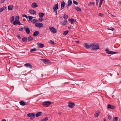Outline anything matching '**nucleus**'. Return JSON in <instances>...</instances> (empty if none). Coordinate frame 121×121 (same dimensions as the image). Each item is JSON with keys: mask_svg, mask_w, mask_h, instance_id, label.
Here are the masks:
<instances>
[{"mask_svg": "<svg viewBox=\"0 0 121 121\" xmlns=\"http://www.w3.org/2000/svg\"><path fill=\"white\" fill-rule=\"evenodd\" d=\"M63 17L65 19H66L68 18V16L66 14H64V16Z\"/></svg>", "mask_w": 121, "mask_h": 121, "instance_id": "36", "label": "nucleus"}, {"mask_svg": "<svg viewBox=\"0 0 121 121\" xmlns=\"http://www.w3.org/2000/svg\"><path fill=\"white\" fill-rule=\"evenodd\" d=\"M38 5L35 3H33L31 4V7L33 8H35L38 7Z\"/></svg>", "mask_w": 121, "mask_h": 121, "instance_id": "16", "label": "nucleus"}, {"mask_svg": "<svg viewBox=\"0 0 121 121\" xmlns=\"http://www.w3.org/2000/svg\"><path fill=\"white\" fill-rule=\"evenodd\" d=\"M75 106V104L72 102H69V104L68 106L70 108H73Z\"/></svg>", "mask_w": 121, "mask_h": 121, "instance_id": "8", "label": "nucleus"}, {"mask_svg": "<svg viewBox=\"0 0 121 121\" xmlns=\"http://www.w3.org/2000/svg\"><path fill=\"white\" fill-rule=\"evenodd\" d=\"M3 9V11L4 10H5L7 8L6 7L3 6L2 8Z\"/></svg>", "mask_w": 121, "mask_h": 121, "instance_id": "44", "label": "nucleus"}, {"mask_svg": "<svg viewBox=\"0 0 121 121\" xmlns=\"http://www.w3.org/2000/svg\"><path fill=\"white\" fill-rule=\"evenodd\" d=\"M65 4V3L64 1H62L61 3V8L62 9H63L64 7Z\"/></svg>", "mask_w": 121, "mask_h": 121, "instance_id": "14", "label": "nucleus"}, {"mask_svg": "<svg viewBox=\"0 0 121 121\" xmlns=\"http://www.w3.org/2000/svg\"><path fill=\"white\" fill-rule=\"evenodd\" d=\"M96 1H97L98 0H96Z\"/></svg>", "mask_w": 121, "mask_h": 121, "instance_id": "62", "label": "nucleus"}, {"mask_svg": "<svg viewBox=\"0 0 121 121\" xmlns=\"http://www.w3.org/2000/svg\"><path fill=\"white\" fill-rule=\"evenodd\" d=\"M92 4L93 5H94L95 4L94 3V2H91L89 3V4L88 5L89 6V5H90Z\"/></svg>", "mask_w": 121, "mask_h": 121, "instance_id": "41", "label": "nucleus"}, {"mask_svg": "<svg viewBox=\"0 0 121 121\" xmlns=\"http://www.w3.org/2000/svg\"><path fill=\"white\" fill-rule=\"evenodd\" d=\"M112 16L113 17H116L115 16L112 15Z\"/></svg>", "mask_w": 121, "mask_h": 121, "instance_id": "61", "label": "nucleus"}, {"mask_svg": "<svg viewBox=\"0 0 121 121\" xmlns=\"http://www.w3.org/2000/svg\"><path fill=\"white\" fill-rule=\"evenodd\" d=\"M22 40L24 42H26L27 41V38L26 37L23 38L22 39Z\"/></svg>", "mask_w": 121, "mask_h": 121, "instance_id": "32", "label": "nucleus"}, {"mask_svg": "<svg viewBox=\"0 0 121 121\" xmlns=\"http://www.w3.org/2000/svg\"><path fill=\"white\" fill-rule=\"evenodd\" d=\"M13 6L12 5H10L8 7V9L9 10H11L12 9Z\"/></svg>", "mask_w": 121, "mask_h": 121, "instance_id": "27", "label": "nucleus"}, {"mask_svg": "<svg viewBox=\"0 0 121 121\" xmlns=\"http://www.w3.org/2000/svg\"><path fill=\"white\" fill-rule=\"evenodd\" d=\"M105 51L106 52H107L108 54H115L117 53H117L116 52H113L112 51H110L109 50V49L108 48H107L106 49Z\"/></svg>", "mask_w": 121, "mask_h": 121, "instance_id": "3", "label": "nucleus"}, {"mask_svg": "<svg viewBox=\"0 0 121 121\" xmlns=\"http://www.w3.org/2000/svg\"><path fill=\"white\" fill-rule=\"evenodd\" d=\"M104 0H100V1H102V2H103V1Z\"/></svg>", "mask_w": 121, "mask_h": 121, "instance_id": "60", "label": "nucleus"}, {"mask_svg": "<svg viewBox=\"0 0 121 121\" xmlns=\"http://www.w3.org/2000/svg\"><path fill=\"white\" fill-rule=\"evenodd\" d=\"M73 2L74 4L76 5H77L78 4V3L75 0H73Z\"/></svg>", "mask_w": 121, "mask_h": 121, "instance_id": "42", "label": "nucleus"}, {"mask_svg": "<svg viewBox=\"0 0 121 121\" xmlns=\"http://www.w3.org/2000/svg\"><path fill=\"white\" fill-rule=\"evenodd\" d=\"M96 1V4L97 5H98V1Z\"/></svg>", "mask_w": 121, "mask_h": 121, "instance_id": "58", "label": "nucleus"}, {"mask_svg": "<svg viewBox=\"0 0 121 121\" xmlns=\"http://www.w3.org/2000/svg\"><path fill=\"white\" fill-rule=\"evenodd\" d=\"M14 16H12L10 18V21L11 22H12L14 20Z\"/></svg>", "mask_w": 121, "mask_h": 121, "instance_id": "26", "label": "nucleus"}, {"mask_svg": "<svg viewBox=\"0 0 121 121\" xmlns=\"http://www.w3.org/2000/svg\"><path fill=\"white\" fill-rule=\"evenodd\" d=\"M118 119L117 117H115L113 118V121H117Z\"/></svg>", "mask_w": 121, "mask_h": 121, "instance_id": "39", "label": "nucleus"}, {"mask_svg": "<svg viewBox=\"0 0 121 121\" xmlns=\"http://www.w3.org/2000/svg\"><path fill=\"white\" fill-rule=\"evenodd\" d=\"M28 12L29 13L33 14H35L36 13V12L33 10H29Z\"/></svg>", "mask_w": 121, "mask_h": 121, "instance_id": "13", "label": "nucleus"}, {"mask_svg": "<svg viewBox=\"0 0 121 121\" xmlns=\"http://www.w3.org/2000/svg\"><path fill=\"white\" fill-rule=\"evenodd\" d=\"M36 50H37L36 49V48H34L32 49H31L30 50V52H31L33 51H36Z\"/></svg>", "mask_w": 121, "mask_h": 121, "instance_id": "37", "label": "nucleus"}, {"mask_svg": "<svg viewBox=\"0 0 121 121\" xmlns=\"http://www.w3.org/2000/svg\"><path fill=\"white\" fill-rule=\"evenodd\" d=\"M22 17H26L27 19L28 18L26 14H23L22 15Z\"/></svg>", "mask_w": 121, "mask_h": 121, "instance_id": "43", "label": "nucleus"}, {"mask_svg": "<svg viewBox=\"0 0 121 121\" xmlns=\"http://www.w3.org/2000/svg\"><path fill=\"white\" fill-rule=\"evenodd\" d=\"M75 9L78 11H81V9L79 7H75Z\"/></svg>", "mask_w": 121, "mask_h": 121, "instance_id": "28", "label": "nucleus"}, {"mask_svg": "<svg viewBox=\"0 0 121 121\" xmlns=\"http://www.w3.org/2000/svg\"><path fill=\"white\" fill-rule=\"evenodd\" d=\"M55 13H56V15L57 14V10H56L55 11H54Z\"/></svg>", "mask_w": 121, "mask_h": 121, "instance_id": "53", "label": "nucleus"}, {"mask_svg": "<svg viewBox=\"0 0 121 121\" xmlns=\"http://www.w3.org/2000/svg\"><path fill=\"white\" fill-rule=\"evenodd\" d=\"M72 3V2L71 0H69L68 1V5L66 6L65 7H67V9H68L69 7L71 5Z\"/></svg>", "mask_w": 121, "mask_h": 121, "instance_id": "10", "label": "nucleus"}, {"mask_svg": "<svg viewBox=\"0 0 121 121\" xmlns=\"http://www.w3.org/2000/svg\"><path fill=\"white\" fill-rule=\"evenodd\" d=\"M24 66L26 67H29L31 69H32V66L29 63L25 64Z\"/></svg>", "mask_w": 121, "mask_h": 121, "instance_id": "11", "label": "nucleus"}, {"mask_svg": "<svg viewBox=\"0 0 121 121\" xmlns=\"http://www.w3.org/2000/svg\"><path fill=\"white\" fill-rule=\"evenodd\" d=\"M37 44L38 45V47L41 48H43L44 45V44L41 43H38Z\"/></svg>", "mask_w": 121, "mask_h": 121, "instance_id": "17", "label": "nucleus"}, {"mask_svg": "<svg viewBox=\"0 0 121 121\" xmlns=\"http://www.w3.org/2000/svg\"><path fill=\"white\" fill-rule=\"evenodd\" d=\"M108 30H112V31H113L114 30V29L113 28H111V29L108 28Z\"/></svg>", "mask_w": 121, "mask_h": 121, "instance_id": "48", "label": "nucleus"}, {"mask_svg": "<svg viewBox=\"0 0 121 121\" xmlns=\"http://www.w3.org/2000/svg\"><path fill=\"white\" fill-rule=\"evenodd\" d=\"M38 20H36L35 19H34L32 21H31V22L34 24L36 23L37 22H38Z\"/></svg>", "mask_w": 121, "mask_h": 121, "instance_id": "33", "label": "nucleus"}, {"mask_svg": "<svg viewBox=\"0 0 121 121\" xmlns=\"http://www.w3.org/2000/svg\"><path fill=\"white\" fill-rule=\"evenodd\" d=\"M93 50H97L99 49V46L97 43H93L91 44V47Z\"/></svg>", "mask_w": 121, "mask_h": 121, "instance_id": "1", "label": "nucleus"}, {"mask_svg": "<svg viewBox=\"0 0 121 121\" xmlns=\"http://www.w3.org/2000/svg\"><path fill=\"white\" fill-rule=\"evenodd\" d=\"M19 103L20 105L22 106H24L26 105L25 102L23 101L20 102Z\"/></svg>", "mask_w": 121, "mask_h": 121, "instance_id": "25", "label": "nucleus"}, {"mask_svg": "<svg viewBox=\"0 0 121 121\" xmlns=\"http://www.w3.org/2000/svg\"><path fill=\"white\" fill-rule=\"evenodd\" d=\"M2 121H6V120L5 119H4L2 120Z\"/></svg>", "mask_w": 121, "mask_h": 121, "instance_id": "54", "label": "nucleus"}, {"mask_svg": "<svg viewBox=\"0 0 121 121\" xmlns=\"http://www.w3.org/2000/svg\"><path fill=\"white\" fill-rule=\"evenodd\" d=\"M67 21L66 20H65L61 22L60 23L62 25H65L67 23Z\"/></svg>", "mask_w": 121, "mask_h": 121, "instance_id": "21", "label": "nucleus"}, {"mask_svg": "<svg viewBox=\"0 0 121 121\" xmlns=\"http://www.w3.org/2000/svg\"><path fill=\"white\" fill-rule=\"evenodd\" d=\"M48 120V117H46L42 119L40 121H46Z\"/></svg>", "mask_w": 121, "mask_h": 121, "instance_id": "29", "label": "nucleus"}, {"mask_svg": "<svg viewBox=\"0 0 121 121\" xmlns=\"http://www.w3.org/2000/svg\"><path fill=\"white\" fill-rule=\"evenodd\" d=\"M74 20L73 19H71L69 20V22H70L71 24H73V22H74Z\"/></svg>", "mask_w": 121, "mask_h": 121, "instance_id": "30", "label": "nucleus"}, {"mask_svg": "<svg viewBox=\"0 0 121 121\" xmlns=\"http://www.w3.org/2000/svg\"><path fill=\"white\" fill-rule=\"evenodd\" d=\"M40 60L41 61L45 64H48L50 62V61L48 59H41Z\"/></svg>", "mask_w": 121, "mask_h": 121, "instance_id": "7", "label": "nucleus"}, {"mask_svg": "<svg viewBox=\"0 0 121 121\" xmlns=\"http://www.w3.org/2000/svg\"><path fill=\"white\" fill-rule=\"evenodd\" d=\"M43 20H44L43 19H41L40 22H41L42 21H43Z\"/></svg>", "mask_w": 121, "mask_h": 121, "instance_id": "55", "label": "nucleus"}, {"mask_svg": "<svg viewBox=\"0 0 121 121\" xmlns=\"http://www.w3.org/2000/svg\"><path fill=\"white\" fill-rule=\"evenodd\" d=\"M49 29L50 30L52 33H55L57 32L56 29L54 27H49Z\"/></svg>", "mask_w": 121, "mask_h": 121, "instance_id": "4", "label": "nucleus"}, {"mask_svg": "<svg viewBox=\"0 0 121 121\" xmlns=\"http://www.w3.org/2000/svg\"><path fill=\"white\" fill-rule=\"evenodd\" d=\"M111 117L110 116L108 115V118L109 120H110L111 119Z\"/></svg>", "mask_w": 121, "mask_h": 121, "instance_id": "49", "label": "nucleus"}, {"mask_svg": "<svg viewBox=\"0 0 121 121\" xmlns=\"http://www.w3.org/2000/svg\"><path fill=\"white\" fill-rule=\"evenodd\" d=\"M24 29V28L23 27H22V28H19V30L21 31H22Z\"/></svg>", "mask_w": 121, "mask_h": 121, "instance_id": "46", "label": "nucleus"}, {"mask_svg": "<svg viewBox=\"0 0 121 121\" xmlns=\"http://www.w3.org/2000/svg\"><path fill=\"white\" fill-rule=\"evenodd\" d=\"M69 82H67V83H69Z\"/></svg>", "mask_w": 121, "mask_h": 121, "instance_id": "63", "label": "nucleus"}, {"mask_svg": "<svg viewBox=\"0 0 121 121\" xmlns=\"http://www.w3.org/2000/svg\"><path fill=\"white\" fill-rule=\"evenodd\" d=\"M3 11V9L2 8H0V13Z\"/></svg>", "mask_w": 121, "mask_h": 121, "instance_id": "51", "label": "nucleus"}, {"mask_svg": "<svg viewBox=\"0 0 121 121\" xmlns=\"http://www.w3.org/2000/svg\"><path fill=\"white\" fill-rule=\"evenodd\" d=\"M29 17V20H28V21L30 22L31 21V20L33 18V17L30 16H28Z\"/></svg>", "mask_w": 121, "mask_h": 121, "instance_id": "34", "label": "nucleus"}, {"mask_svg": "<svg viewBox=\"0 0 121 121\" xmlns=\"http://www.w3.org/2000/svg\"><path fill=\"white\" fill-rule=\"evenodd\" d=\"M104 121H105L106 120V119L105 118H104Z\"/></svg>", "mask_w": 121, "mask_h": 121, "instance_id": "59", "label": "nucleus"}, {"mask_svg": "<svg viewBox=\"0 0 121 121\" xmlns=\"http://www.w3.org/2000/svg\"><path fill=\"white\" fill-rule=\"evenodd\" d=\"M15 21H19V16H16L15 18Z\"/></svg>", "mask_w": 121, "mask_h": 121, "instance_id": "31", "label": "nucleus"}, {"mask_svg": "<svg viewBox=\"0 0 121 121\" xmlns=\"http://www.w3.org/2000/svg\"><path fill=\"white\" fill-rule=\"evenodd\" d=\"M39 32L38 31H36L34 32L33 35L34 36H36L39 35Z\"/></svg>", "mask_w": 121, "mask_h": 121, "instance_id": "20", "label": "nucleus"}, {"mask_svg": "<svg viewBox=\"0 0 121 121\" xmlns=\"http://www.w3.org/2000/svg\"><path fill=\"white\" fill-rule=\"evenodd\" d=\"M99 114L98 113H96L94 115V116L96 117H98L99 115Z\"/></svg>", "mask_w": 121, "mask_h": 121, "instance_id": "47", "label": "nucleus"}, {"mask_svg": "<svg viewBox=\"0 0 121 121\" xmlns=\"http://www.w3.org/2000/svg\"><path fill=\"white\" fill-rule=\"evenodd\" d=\"M101 17H102L103 16V14L101 13H99L98 14Z\"/></svg>", "mask_w": 121, "mask_h": 121, "instance_id": "45", "label": "nucleus"}, {"mask_svg": "<svg viewBox=\"0 0 121 121\" xmlns=\"http://www.w3.org/2000/svg\"><path fill=\"white\" fill-rule=\"evenodd\" d=\"M13 24L14 25L17 24L19 25H22L21 22L19 21H14L13 22Z\"/></svg>", "mask_w": 121, "mask_h": 121, "instance_id": "12", "label": "nucleus"}, {"mask_svg": "<svg viewBox=\"0 0 121 121\" xmlns=\"http://www.w3.org/2000/svg\"><path fill=\"white\" fill-rule=\"evenodd\" d=\"M24 28L26 30V33L28 34H29L30 33V31L28 26H24Z\"/></svg>", "mask_w": 121, "mask_h": 121, "instance_id": "5", "label": "nucleus"}, {"mask_svg": "<svg viewBox=\"0 0 121 121\" xmlns=\"http://www.w3.org/2000/svg\"><path fill=\"white\" fill-rule=\"evenodd\" d=\"M33 39V37L32 36H30L28 37L27 40L28 41H32Z\"/></svg>", "mask_w": 121, "mask_h": 121, "instance_id": "24", "label": "nucleus"}, {"mask_svg": "<svg viewBox=\"0 0 121 121\" xmlns=\"http://www.w3.org/2000/svg\"><path fill=\"white\" fill-rule=\"evenodd\" d=\"M39 15L40 17H43L44 15V14L43 13H39Z\"/></svg>", "mask_w": 121, "mask_h": 121, "instance_id": "23", "label": "nucleus"}, {"mask_svg": "<svg viewBox=\"0 0 121 121\" xmlns=\"http://www.w3.org/2000/svg\"><path fill=\"white\" fill-rule=\"evenodd\" d=\"M42 114V113L41 112H38L36 113L35 115L37 117H38L41 116Z\"/></svg>", "mask_w": 121, "mask_h": 121, "instance_id": "22", "label": "nucleus"}, {"mask_svg": "<svg viewBox=\"0 0 121 121\" xmlns=\"http://www.w3.org/2000/svg\"><path fill=\"white\" fill-rule=\"evenodd\" d=\"M17 37H18V39H21V37L20 36V35H17Z\"/></svg>", "mask_w": 121, "mask_h": 121, "instance_id": "50", "label": "nucleus"}, {"mask_svg": "<svg viewBox=\"0 0 121 121\" xmlns=\"http://www.w3.org/2000/svg\"><path fill=\"white\" fill-rule=\"evenodd\" d=\"M49 43L52 44H55V43H54V41L52 40H50L49 41Z\"/></svg>", "mask_w": 121, "mask_h": 121, "instance_id": "38", "label": "nucleus"}, {"mask_svg": "<svg viewBox=\"0 0 121 121\" xmlns=\"http://www.w3.org/2000/svg\"><path fill=\"white\" fill-rule=\"evenodd\" d=\"M35 26L37 27L41 28L43 26V24L40 23H36L35 24Z\"/></svg>", "mask_w": 121, "mask_h": 121, "instance_id": "6", "label": "nucleus"}, {"mask_svg": "<svg viewBox=\"0 0 121 121\" xmlns=\"http://www.w3.org/2000/svg\"><path fill=\"white\" fill-rule=\"evenodd\" d=\"M71 27H68V28L69 29H70L71 28Z\"/></svg>", "mask_w": 121, "mask_h": 121, "instance_id": "57", "label": "nucleus"}, {"mask_svg": "<svg viewBox=\"0 0 121 121\" xmlns=\"http://www.w3.org/2000/svg\"><path fill=\"white\" fill-rule=\"evenodd\" d=\"M35 116V114L33 113H30L27 114V116L29 117H33Z\"/></svg>", "mask_w": 121, "mask_h": 121, "instance_id": "15", "label": "nucleus"}, {"mask_svg": "<svg viewBox=\"0 0 121 121\" xmlns=\"http://www.w3.org/2000/svg\"><path fill=\"white\" fill-rule=\"evenodd\" d=\"M76 42L77 43H79V41H76Z\"/></svg>", "mask_w": 121, "mask_h": 121, "instance_id": "56", "label": "nucleus"}, {"mask_svg": "<svg viewBox=\"0 0 121 121\" xmlns=\"http://www.w3.org/2000/svg\"><path fill=\"white\" fill-rule=\"evenodd\" d=\"M51 102L49 101H46L43 102L42 105L44 107H47L51 104Z\"/></svg>", "mask_w": 121, "mask_h": 121, "instance_id": "2", "label": "nucleus"}, {"mask_svg": "<svg viewBox=\"0 0 121 121\" xmlns=\"http://www.w3.org/2000/svg\"><path fill=\"white\" fill-rule=\"evenodd\" d=\"M84 45V47L87 48H90L91 47V45H89L87 43H85Z\"/></svg>", "mask_w": 121, "mask_h": 121, "instance_id": "19", "label": "nucleus"}, {"mask_svg": "<svg viewBox=\"0 0 121 121\" xmlns=\"http://www.w3.org/2000/svg\"><path fill=\"white\" fill-rule=\"evenodd\" d=\"M102 3V1H100V3L99 4V7H101V5Z\"/></svg>", "mask_w": 121, "mask_h": 121, "instance_id": "40", "label": "nucleus"}, {"mask_svg": "<svg viewBox=\"0 0 121 121\" xmlns=\"http://www.w3.org/2000/svg\"><path fill=\"white\" fill-rule=\"evenodd\" d=\"M6 0H1V3H3Z\"/></svg>", "mask_w": 121, "mask_h": 121, "instance_id": "52", "label": "nucleus"}, {"mask_svg": "<svg viewBox=\"0 0 121 121\" xmlns=\"http://www.w3.org/2000/svg\"><path fill=\"white\" fill-rule=\"evenodd\" d=\"M108 108L111 109H113L115 108V107L114 106L111 105L110 104H108Z\"/></svg>", "mask_w": 121, "mask_h": 121, "instance_id": "18", "label": "nucleus"}, {"mask_svg": "<svg viewBox=\"0 0 121 121\" xmlns=\"http://www.w3.org/2000/svg\"><path fill=\"white\" fill-rule=\"evenodd\" d=\"M68 32L69 31L68 30H66L63 32V34L64 35H66L67 34Z\"/></svg>", "mask_w": 121, "mask_h": 121, "instance_id": "35", "label": "nucleus"}, {"mask_svg": "<svg viewBox=\"0 0 121 121\" xmlns=\"http://www.w3.org/2000/svg\"><path fill=\"white\" fill-rule=\"evenodd\" d=\"M58 4L57 3V4H55L53 7V9L54 11H55L58 9Z\"/></svg>", "mask_w": 121, "mask_h": 121, "instance_id": "9", "label": "nucleus"}]
</instances>
